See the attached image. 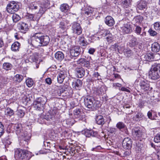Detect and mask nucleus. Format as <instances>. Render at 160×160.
Listing matches in <instances>:
<instances>
[{
	"instance_id": "obj_17",
	"label": "nucleus",
	"mask_w": 160,
	"mask_h": 160,
	"mask_svg": "<svg viewBox=\"0 0 160 160\" xmlns=\"http://www.w3.org/2000/svg\"><path fill=\"white\" fill-rule=\"evenodd\" d=\"M128 38L129 39V43L130 47H132L138 45V42L135 37L132 35H129L128 36Z\"/></svg>"
},
{
	"instance_id": "obj_49",
	"label": "nucleus",
	"mask_w": 160,
	"mask_h": 160,
	"mask_svg": "<svg viewBox=\"0 0 160 160\" xmlns=\"http://www.w3.org/2000/svg\"><path fill=\"white\" fill-rule=\"evenodd\" d=\"M134 20L137 23H140L143 20V18L140 15L137 16L135 17Z\"/></svg>"
},
{
	"instance_id": "obj_6",
	"label": "nucleus",
	"mask_w": 160,
	"mask_h": 160,
	"mask_svg": "<svg viewBox=\"0 0 160 160\" xmlns=\"http://www.w3.org/2000/svg\"><path fill=\"white\" fill-rule=\"evenodd\" d=\"M94 9L90 7L86 6L82 9L81 13L83 15L87 18H90L89 19H91L92 16L93 14Z\"/></svg>"
},
{
	"instance_id": "obj_9",
	"label": "nucleus",
	"mask_w": 160,
	"mask_h": 160,
	"mask_svg": "<svg viewBox=\"0 0 160 160\" xmlns=\"http://www.w3.org/2000/svg\"><path fill=\"white\" fill-rule=\"evenodd\" d=\"M57 112V110L55 108L51 109L45 116L44 118L47 121H51L54 119L55 115Z\"/></svg>"
},
{
	"instance_id": "obj_18",
	"label": "nucleus",
	"mask_w": 160,
	"mask_h": 160,
	"mask_svg": "<svg viewBox=\"0 0 160 160\" xmlns=\"http://www.w3.org/2000/svg\"><path fill=\"white\" fill-rule=\"evenodd\" d=\"M147 6V2L144 0H141L137 2L136 8L137 10H143L146 8Z\"/></svg>"
},
{
	"instance_id": "obj_58",
	"label": "nucleus",
	"mask_w": 160,
	"mask_h": 160,
	"mask_svg": "<svg viewBox=\"0 0 160 160\" xmlns=\"http://www.w3.org/2000/svg\"><path fill=\"white\" fill-rule=\"evenodd\" d=\"M148 32L152 36H155L157 35V33L155 31L152 30V29H150L148 30Z\"/></svg>"
},
{
	"instance_id": "obj_7",
	"label": "nucleus",
	"mask_w": 160,
	"mask_h": 160,
	"mask_svg": "<svg viewBox=\"0 0 160 160\" xmlns=\"http://www.w3.org/2000/svg\"><path fill=\"white\" fill-rule=\"evenodd\" d=\"M72 30L73 33L78 35H80L82 32V29L80 24L76 22L71 24Z\"/></svg>"
},
{
	"instance_id": "obj_39",
	"label": "nucleus",
	"mask_w": 160,
	"mask_h": 160,
	"mask_svg": "<svg viewBox=\"0 0 160 160\" xmlns=\"http://www.w3.org/2000/svg\"><path fill=\"white\" fill-rule=\"evenodd\" d=\"M34 29H35L36 32L33 34L32 36H34L36 34H40V35L42 34V32L43 31V28L42 26H41L40 27L36 26L35 27Z\"/></svg>"
},
{
	"instance_id": "obj_10",
	"label": "nucleus",
	"mask_w": 160,
	"mask_h": 160,
	"mask_svg": "<svg viewBox=\"0 0 160 160\" xmlns=\"http://www.w3.org/2000/svg\"><path fill=\"white\" fill-rule=\"evenodd\" d=\"M132 141L131 139L128 137L124 139L122 142V146L124 148L129 149L132 147Z\"/></svg>"
},
{
	"instance_id": "obj_56",
	"label": "nucleus",
	"mask_w": 160,
	"mask_h": 160,
	"mask_svg": "<svg viewBox=\"0 0 160 160\" xmlns=\"http://www.w3.org/2000/svg\"><path fill=\"white\" fill-rule=\"evenodd\" d=\"M154 29L157 30L160 29V22H156L154 24Z\"/></svg>"
},
{
	"instance_id": "obj_29",
	"label": "nucleus",
	"mask_w": 160,
	"mask_h": 160,
	"mask_svg": "<svg viewBox=\"0 0 160 160\" xmlns=\"http://www.w3.org/2000/svg\"><path fill=\"white\" fill-rule=\"evenodd\" d=\"M73 114L76 118H78L79 120H82L83 116L81 115V109L79 108H76L73 111Z\"/></svg>"
},
{
	"instance_id": "obj_24",
	"label": "nucleus",
	"mask_w": 160,
	"mask_h": 160,
	"mask_svg": "<svg viewBox=\"0 0 160 160\" xmlns=\"http://www.w3.org/2000/svg\"><path fill=\"white\" fill-rule=\"evenodd\" d=\"M158 54H156L155 56L152 53H147L144 55L143 60L146 61H152L154 60V58L155 56H159Z\"/></svg>"
},
{
	"instance_id": "obj_61",
	"label": "nucleus",
	"mask_w": 160,
	"mask_h": 160,
	"mask_svg": "<svg viewBox=\"0 0 160 160\" xmlns=\"http://www.w3.org/2000/svg\"><path fill=\"white\" fill-rule=\"evenodd\" d=\"M45 81L46 83L50 85L51 84L52 81L51 78H47L46 79Z\"/></svg>"
},
{
	"instance_id": "obj_4",
	"label": "nucleus",
	"mask_w": 160,
	"mask_h": 160,
	"mask_svg": "<svg viewBox=\"0 0 160 160\" xmlns=\"http://www.w3.org/2000/svg\"><path fill=\"white\" fill-rule=\"evenodd\" d=\"M20 4L15 1H12L8 4L7 7V12L11 14L14 13L19 10Z\"/></svg>"
},
{
	"instance_id": "obj_15",
	"label": "nucleus",
	"mask_w": 160,
	"mask_h": 160,
	"mask_svg": "<svg viewBox=\"0 0 160 160\" xmlns=\"http://www.w3.org/2000/svg\"><path fill=\"white\" fill-rule=\"evenodd\" d=\"M70 52L72 56L77 57L80 54L81 52V49L79 47H73L71 49Z\"/></svg>"
},
{
	"instance_id": "obj_3",
	"label": "nucleus",
	"mask_w": 160,
	"mask_h": 160,
	"mask_svg": "<svg viewBox=\"0 0 160 160\" xmlns=\"http://www.w3.org/2000/svg\"><path fill=\"white\" fill-rule=\"evenodd\" d=\"M47 101V98L45 96L36 98L33 102L34 108L37 110L43 109Z\"/></svg>"
},
{
	"instance_id": "obj_47",
	"label": "nucleus",
	"mask_w": 160,
	"mask_h": 160,
	"mask_svg": "<svg viewBox=\"0 0 160 160\" xmlns=\"http://www.w3.org/2000/svg\"><path fill=\"white\" fill-rule=\"evenodd\" d=\"M26 84L28 87H31L33 84V80L31 78H28L26 80Z\"/></svg>"
},
{
	"instance_id": "obj_19",
	"label": "nucleus",
	"mask_w": 160,
	"mask_h": 160,
	"mask_svg": "<svg viewBox=\"0 0 160 160\" xmlns=\"http://www.w3.org/2000/svg\"><path fill=\"white\" fill-rule=\"evenodd\" d=\"M13 128L17 135H20L21 133H23V129L22 124L17 123L14 125Z\"/></svg>"
},
{
	"instance_id": "obj_2",
	"label": "nucleus",
	"mask_w": 160,
	"mask_h": 160,
	"mask_svg": "<svg viewBox=\"0 0 160 160\" xmlns=\"http://www.w3.org/2000/svg\"><path fill=\"white\" fill-rule=\"evenodd\" d=\"M149 75L152 79L156 80L160 78V64L153 65L149 71Z\"/></svg>"
},
{
	"instance_id": "obj_43",
	"label": "nucleus",
	"mask_w": 160,
	"mask_h": 160,
	"mask_svg": "<svg viewBox=\"0 0 160 160\" xmlns=\"http://www.w3.org/2000/svg\"><path fill=\"white\" fill-rule=\"evenodd\" d=\"M12 67V64L8 62H5L2 65L3 68L6 70H11Z\"/></svg>"
},
{
	"instance_id": "obj_27",
	"label": "nucleus",
	"mask_w": 160,
	"mask_h": 160,
	"mask_svg": "<svg viewBox=\"0 0 160 160\" xmlns=\"http://www.w3.org/2000/svg\"><path fill=\"white\" fill-rule=\"evenodd\" d=\"M96 122L98 125H103L104 123V120L102 116H97L95 118Z\"/></svg>"
},
{
	"instance_id": "obj_34",
	"label": "nucleus",
	"mask_w": 160,
	"mask_h": 160,
	"mask_svg": "<svg viewBox=\"0 0 160 160\" xmlns=\"http://www.w3.org/2000/svg\"><path fill=\"white\" fill-rule=\"evenodd\" d=\"M20 43L18 42H15L13 43L11 46V49L12 51H18L20 48Z\"/></svg>"
},
{
	"instance_id": "obj_50",
	"label": "nucleus",
	"mask_w": 160,
	"mask_h": 160,
	"mask_svg": "<svg viewBox=\"0 0 160 160\" xmlns=\"http://www.w3.org/2000/svg\"><path fill=\"white\" fill-rule=\"evenodd\" d=\"M154 141L156 143L160 142V132L157 133L156 135L155 136Z\"/></svg>"
},
{
	"instance_id": "obj_45",
	"label": "nucleus",
	"mask_w": 160,
	"mask_h": 160,
	"mask_svg": "<svg viewBox=\"0 0 160 160\" xmlns=\"http://www.w3.org/2000/svg\"><path fill=\"white\" fill-rule=\"evenodd\" d=\"M17 114L18 116L20 118H22L25 115V112L24 110H23L21 109H18L16 111Z\"/></svg>"
},
{
	"instance_id": "obj_48",
	"label": "nucleus",
	"mask_w": 160,
	"mask_h": 160,
	"mask_svg": "<svg viewBox=\"0 0 160 160\" xmlns=\"http://www.w3.org/2000/svg\"><path fill=\"white\" fill-rule=\"evenodd\" d=\"M13 14L12 17L13 21L14 22H17L20 20L21 18L20 17L18 14H14V13Z\"/></svg>"
},
{
	"instance_id": "obj_59",
	"label": "nucleus",
	"mask_w": 160,
	"mask_h": 160,
	"mask_svg": "<svg viewBox=\"0 0 160 160\" xmlns=\"http://www.w3.org/2000/svg\"><path fill=\"white\" fill-rule=\"evenodd\" d=\"M3 126L1 122H0V137L4 133Z\"/></svg>"
},
{
	"instance_id": "obj_54",
	"label": "nucleus",
	"mask_w": 160,
	"mask_h": 160,
	"mask_svg": "<svg viewBox=\"0 0 160 160\" xmlns=\"http://www.w3.org/2000/svg\"><path fill=\"white\" fill-rule=\"evenodd\" d=\"M141 30L142 28L141 27L138 26H136L135 31V32L137 34L139 35L140 34Z\"/></svg>"
},
{
	"instance_id": "obj_38",
	"label": "nucleus",
	"mask_w": 160,
	"mask_h": 160,
	"mask_svg": "<svg viewBox=\"0 0 160 160\" xmlns=\"http://www.w3.org/2000/svg\"><path fill=\"white\" fill-rule=\"evenodd\" d=\"M60 8L62 12H66L69 9V6L66 3H63L60 5Z\"/></svg>"
},
{
	"instance_id": "obj_20",
	"label": "nucleus",
	"mask_w": 160,
	"mask_h": 160,
	"mask_svg": "<svg viewBox=\"0 0 160 160\" xmlns=\"http://www.w3.org/2000/svg\"><path fill=\"white\" fill-rule=\"evenodd\" d=\"M104 22L105 24L109 27L113 26L115 23L113 18L110 16H108L105 17Z\"/></svg>"
},
{
	"instance_id": "obj_13",
	"label": "nucleus",
	"mask_w": 160,
	"mask_h": 160,
	"mask_svg": "<svg viewBox=\"0 0 160 160\" xmlns=\"http://www.w3.org/2000/svg\"><path fill=\"white\" fill-rule=\"evenodd\" d=\"M94 101V100L93 98L90 97L85 98L84 100L85 105L88 108L92 109Z\"/></svg>"
},
{
	"instance_id": "obj_25",
	"label": "nucleus",
	"mask_w": 160,
	"mask_h": 160,
	"mask_svg": "<svg viewBox=\"0 0 160 160\" xmlns=\"http://www.w3.org/2000/svg\"><path fill=\"white\" fill-rule=\"evenodd\" d=\"M120 30L124 34H128L131 32V28L128 24H125L121 27Z\"/></svg>"
},
{
	"instance_id": "obj_42",
	"label": "nucleus",
	"mask_w": 160,
	"mask_h": 160,
	"mask_svg": "<svg viewBox=\"0 0 160 160\" xmlns=\"http://www.w3.org/2000/svg\"><path fill=\"white\" fill-rule=\"evenodd\" d=\"M116 127L120 130L124 129L126 127V126L122 122H119L116 125Z\"/></svg>"
},
{
	"instance_id": "obj_16",
	"label": "nucleus",
	"mask_w": 160,
	"mask_h": 160,
	"mask_svg": "<svg viewBox=\"0 0 160 160\" xmlns=\"http://www.w3.org/2000/svg\"><path fill=\"white\" fill-rule=\"evenodd\" d=\"M28 61L31 62L35 63L36 64V68L39 67V64L40 63V61L38 56L36 54H33L30 56L29 58Z\"/></svg>"
},
{
	"instance_id": "obj_40",
	"label": "nucleus",
	"mask_w": 160,
	"mask_h": 160,
	"mask_svg": "<svg viewBox=\"0 0 160 160\" xmlns=\"http://www.w3.org/2000/svg\"><path fill=\"white\" fill-rule=\"evenodd\" d=\"M5 113L6 115L9 116H11L14 114L13 110L9 108H8L5 109Z\"/></svg>"
},
{
	"instance_id": "obj_32",
	"label": "nucleus",
	"mask_w": 160,
	"mask_h": 160,
	"mask_svg": "<svg viewBox=\"0 0 160 160\" xmlns=\"http://www.w3.org/2000/svg\"><path fill=\"white\" fill-rule=\"evenodd\" d=\"M105 88L103 86L98 87L95 90L97 94L98 95L104 93L106 91Z\"/></svg>"
},
{
	"instance_id": "obj_37",
	"label": "nucleus",
	"mask_w": 160,
	"mask_h": 160,
	"mask_svg": "<svg viewBox=\"0 0 160 160\" xmlns=\"http://www.w3.org/2000/svg\"><path fill=\"white\" fill-rule=\"evenodd\" d=\"M83 37L80 36L79 38V43L82 47H85L88 44V42L85 40Z\"/></svg>"
},
{
	"instance_id": "obj_22",
	"label": "nucleus",
	"mask_w": 160,
	"mask_h": 160,
	"mask_svg": "<svg viewBox=\"0 0 160 160\" xmlns=\"http://www.w3.org/2000/svg\"><path fill=\"white\" fill-rule=\"evenodd\" d=\"M81 66L84 67L89 68L90 67L89 62L84 58H80L78 61Z\"/></svg>"
},
{
	"instance_id": "obj_14",
	"label": "nucleus",
	"mask_w": 160,
	"mask_h": 160,
	"mask_svg": "<svg viewBox=\"0 0 160 160\" xmlns=\"http://www.w3.org/2000/svg\"><path fill=\"white\" fill-rule=\"evenodd\" d=\"M139 85L141 90L143 92L147 91L149 89V83L146 80L141 81L140 82Z\"/></svg>"
},
{
	"instance_id": "obj_12",
	"label": "nucleus",
	"mask_w": 160,
	"mask_h": 160,
	"mask_svg": "<svg viewBox=\"0 0 160 160\" xmlns=\"http://www.w3.org/2000/svg\"><path fill=\"white\" fill-rule=\"evenodd\" d=\"M18 27L21 32L25 33L29 29L28 24L24 22H20L18 24Z\"/></svg>"
},
{
	"instance_id": "obj_31",
	"label": "nucleus",
	"mask_w": 160,
	"mask_h": 160,
	"mask_svg": "<svg viewBox=\"0 0 160 160\" xmlns=\"http://www.w3.org/2000/svg\"><path fill=\"white\" fill-rule=\"evenodd\" d=\"M151 48L152 52H157L159 51L160 46L158 43L155 42L152 44Z\"/></svg>"
},
{
	"instance_id": "obj_21",
	"label": "nucleus",
	"mask_w": 160,
	"mask_h": 160,
	"mask_svg": "<svg viewBox=\"0 0 160 160\" xmlns=\"http://www.w3.org/2000/svg\"><path fill=\"white\" fill-rule=\"evenodd\" d=\"M75 71L78 78H82L85 75V69L82 67L77 68L75 69Z\"/></svg>"
},
{
	"instance_id": "obj_36",
	"label": "nucleus",
	"mask_w": 160,
	"mask_h": 160,
	"mask_svg": "<svg viewBox=\"0 0 160 160\" xmlns=\"http://www.w3.org/2000/svg\"><path fill=\"white\" fill-rule=\"evenodd\" d=\"M65 77V75L63 72H61L58 74L57 76V80L58 82L62 83L63 82Z\"/></svg>"
},
{
	"instance_id": "obj_8",
	"label": "nucleus",
	"mask_w": 160,
	"mask_h": 160,
	"mask_svg": "<svg viewBox=\"0 0 160 160\" xmlns=\"http://www.w3.org/2000/svg\"><path fill=\"white\" fill-rule=\"evenodd\" d=\"M50 3L49 0H42L41 2V6L39 8V13L40 14L44 13L46 11L47 8L49 7Z\"/></svg>"
},
{
	"instance_id": "obj_26",
	"label": "nucleus",
	"mask_w": 160,
	"mask_h": 160,
	"mask_svg": "<svg viewBox=\"0 0 160 160\" xmlns=\"http://www.w3.org/2000/svg\"><path fill=\"white\" fill-rule=\"evenodd\" d=\"M84 134L86 137H90L91 136L96 137L97 133L92 130H87L85 131Z\"/></svg>"
},
{
	"instance_id": "obj_35",
	"label": "nucleus",
	"mask_w": 160,
	"mask_h": 160,
	"mask_svg": "<svg viewBox=\"0 0 160 160\" xmlns=\"http://www.w3.org/2000/svg\"><path fill=\"white\" fill-rule=\"evenodd\" d=\"M144 117L143 114L140 112H138L133 117L134 120L138 121L142 119Z\"/></svg>"
},
{
	"instance_id": "obj_64",
	"label": "nucleus",
	"mask_w": 160,
	"mask_h": 160,
	"mask_svg": "<svg viewBox=\"0 0 160 160\" xmlns=\"http://www.w3.org/2000/svg\"><path fill=\"white\" fill-rule=\"evenodd\" d=\"M116 129L113 128H110L109 130V131L111 133H113L115 132Z\"/></svg>"
},
{
	"instance_id": "obj_41",
	"label": "nucleus",
	"mask_w": 160,
	"mask_h": 160,
	"mask_svg": "<svg viewBox=\"0 0 160 160\" xmlns=\"http://www.w3.org/2000/svg\"><path fill=\"white\" fill-rule=\"evenodd\" d=\"M131 4L130 0H122V5L124 8H127Z\"/></svg>"
},
{
	"instance_id": "obj_63",
	"label": "nucleus",
	"mask_w": 160,
	"mask_h": 160,
	"mask_svg": "<svg viewBox=\"0 0 160 160\" xmlns=\"http://www.w3.org/2000/svg\"><path fill=\"white\" fill-rule=\"evenodd\" d=\"M120 90L122 91H126L127 92H130V91L127 88L124 87H122Z\"/></svg>"
},
{
	"instance_id": "obj_51",
	"label": "nucleus",
	"mask_w": 160,
	"mask_h": 160,
	"mask_svg": "<svg viewBox=\"0 0 160 160\" xmlns=\"http://www.w3.org/2000/svg\"><path fill=\"white\" fill-rule=\"evenodd\" d=\"M148 116V118L151 119H154L155 120L158 119L157 118V116L156 115L155 117H153L152 116V112L151 111H149L147 113Z\"/></svg>"
},
{
	"instance_id": "obj_44",
	"label": "nucleus",
	"mask_w": 160,
	"mask_h": 160,
	"mask_svg": "<svg viewBox=\"0 0 160 160\" xmlns=\"http://www.w3.org/2000/svg\"><path fill=\"white\" fill-rule=\"evenodd\" d=\"M14 79L15 81L20 82L23 79V77L22 75L17 74L14 76Z\"/></svg>"
},
{
	"instance_id": "obj_53",
	"label": "nucleus",
	"mask_w": 160,
	"mask_h": 160,
	"mask_svg": "<svg viewBox=\"0 0 160 160\" xmlns=\"http://www.w3.org/2000/svg\"><path fill=\"white\" fill-rule=\"evenodd\" d=\"M124 55L128 57L131 56L132 54V51L130 49L127 50L126 51H124Z\"/></svg>"
},
{
	"instance_id": "obj_46",
	"label": "nucleus",
	"mask_w": 160,
	"mask_h": 160,
	"mask_svg": "<svg viewBox=\"0 0 160 160\" xmlns=\"http://www.w3.org/2000/svg\"><path fill=\"white\" fill-rule=\"evenodd\" d=\"M105 34L107 36L106 38L107 41L109 42H111L113 38L112 34L108 32H107Z\"/></svg>"
},
{
	"instance_id": "obj_28",
	"label": "nucleus",
	"mask_w": 160,
	"mask_h": 160,
	"mask_svg": "<svg viewBox=\"0 0 160 160\" xmlns=\"http://www.w3.org/2000/svg\"><path fill=\"white\" fill-rule=\"evenodd\" d=\"M69 24V22L67 20L62 21L60 22L59 25V27L62 30H64L68 27V25Z\"/></svg>"
},
{
	"instance_id": "obj_5",
	"label": "nucleus",
	"mask_w": 160,
	"mask_h": 160,
	"mask_svg": "<svg viewBox=\"0 0 160 160\" xmlns=\"http://www.w3.org/2000/svg\"><path fill=\"white\" fill-rule=\"evenodd\" d=\"M29 152L27 150L18 148L14 152L15 158L17 159H23L28 157Z\"/></svg>"
},
{
	"instance_id": "obj_33",
	"label": "nucleus",
	"mask_w": 160,
	"mask_h": 160,
	"mask_svg": "<svg viewBox=\"0 0 160 160\" xmlns=\"http://www.w3.org/2000/svg\"><path fill=\"white\" fill-rule=\"evenodd\" d=\"M55 58L57 60L61 61L64 58V54L61 52H57L55 54Z\"/></svg>"
},
{
	"instance_id": "obj_1",
	"label": "nucleus",
	"mask_w": 160,
	"mask_h": 160,
	"mask_svg": "<svg viewBox=\"0 0 160 160\" xmlns=\"http://www.w3.org/2000/svg\"><path fill=\"white\" fill-rule=\"evenodd\" d=\"M49 37L46 35L36 34L34 36H31L28 40V42L34 47H37L40 46H46L50 42Z\"/></svg>"
},
{
	"instance_id": "obj_57",
	"label": "nucleus",
	"mask_w": 160,
	"mask_h": 160,
	"mask_svg": "<svg viewBox=\"0 0 160 160\" xmlns=\"http://www.w3.org/2000/svg\"><path fill=\"white\" fill-rule=\"evenodd\" d=\"M100 106V102L98 101H94L93 102V108L97 109Z\"/></svg>"
},
{
	"instance_id": "obj_30",
	"label": "nucleus",
	"mask_w": 160,
	"mask_h": 160,
	"mask_svg": "<svg viewBox=\"0 0 160 160\" xmlns=\"http://www.w3.org/2000/svg\"><path fill=\"white\" fill-rule=\"evenodd\" d=\"M133 134L136 137H140L142 135V132L138 128H135L132 130Z\"/></svg>"
},
{
	"instance_id": "obj_23",
	"label": "nucleus",
	"mask_w": 160,
	"mask_h": 160,
	"mask_svg": "<svg viewBox=\"0 0 160 160\" xmlns=\"http://www.w3.org/2000/svg\"><path fill=\"white\" fill-rule=\"evenodd\" d=\"M82 82L81 80L77 79L72 82V85L73 88L78 89L82 86Z\"/></svg>"
},
{
	"instance_id": "obj_55",
	"label": "nucleus",
	"mask_w": 160,
	"mask_h": 160,
	"mask_svg": "<svg viewBox=\"0 0 160 160\" xmlns=\"http://www.w3.org/2000/svg\"><path fill=\"white\" fill-rule=\"evenodd\" d=\"M74 121L73 119H68L66 120V124L69 125H72L74 123Z\"/></svg>"
},
{
	"instance_id": "obj_62",
	"label": "nucleus",
	"mask_w": 160,
	"mask_h": 160,
	"mask_svg": "<svg viewBox=\"0 0 160 160\" xmlns=\"http://www.w3.org/2000/svg\"><path fill=\"white\" fill-rule=\"evenodd\" d=\"M93 76L95 78H97L98 80L99 79V77L100 76V75L98 72H94L93 75Z\"/></svg>"
},
{
	"instance_id": "obj_52",
	"label": "nucleus",
	"mask_w": 160,
	"mask_h": 160,
	"mask_svg": "<svg viewBox=\"0 0 160 160\" xmlns=\"http://www.w3.org/2000/svg\"><path fill=\"white\" fill-rule=\"evenodd\" d=\"M25 17L26 18L28 19L29 21L34 20V15L32 14L27 13Z\"/></svg>"
},
{
	"instance_id": "obj_60",
	"label": "nucleus",
	"mask_w": 160,
	"mask_h": 160,
	"mask_svg": "<svg viewBox=\"0 0 160 160\" xmlns=\"http://www.w3.org/2000/svg\"><path fill=\"white\" fill-rule=\"evenodd\" d=\"M95 51V49L93 48H90L88 50V52L91 54H93Z\"/></svg>"
},
{
	"instance_id": "obj_11",
	"label": "nucleus",
	"mask_w": 160,
	"mask_h": 160,
	"mask_svg": "<svg viewBox=\"0 0 160 160\" xmlns=\"http://www.w3.org/2000/svg\"><path fill=\"white\" fill-rule=\"evenodd\" d=\"M39 3L38 2H32L29 4L28 8L32 12H37L38 11H39Z\"/></svg>"
}]
</instances>
